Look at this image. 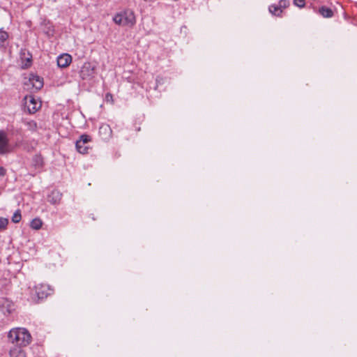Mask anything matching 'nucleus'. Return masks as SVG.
Returning <instances> with one entry per match:
<instances>
[{
    "mask_svg": "<svg viewBox=\"0 0 357 357\" xmlns=\"http://www.w3.org/2000/svg\"><path fill=\"white\" fill-rule=\"evenodd\" d=\"M31 58H32V56L31 55H29V57H27L24 59H22V68H28L29 67L31 66Z\"/></svg>",
    "mask_w": 357,
    "mask_h": 357,
    "instance_id": "21",
    "label": "nucleus"
},
{
    "mask_svg": "<svg viewBox=\"0 0 357 357\" xmlns=\"http://www.w3.org/2000/svg\"><path fill=\"white\" fill-rule=\"evenodd\" d=\"M94 73V68L91 66L90 63H85L82 68L81 70V76L83 79L86 77V76H91Z\"/></svg>",
    "mask_w": 357,
    "mask_h": 357,
    "instance_id": "12",
    "label": "nucleus"
},
{
    "mask_svg": "<svg viewBox=\"0 0 357 357\" xmlns=\"http://www.w3.org/2000/svg\"><path fill=\"white\" fill-rule=\"evenodd\" d=\"M24 125L27 130L31 132H36L37 130V123L35 121H24Z\"/></svg>",
    "mask_w": 357,
    "mask_h": 357,
    "instance_id": "16",
    "label": "nucleus"
},
{
    "mask_svg": "<svg viewBox=\"0 0 357 357\" xmlns=\"http://www.w3.org/2000/svg\"><path fill=\"white\" fill-rule=\"evenodd\" d=\"M43 222L40 218H34L31 222L30 226L32 229H39L42 227Z\"/></svg>",
    "mask_w": 357,
    "mask_h": 357,
    "instance_id": "18",
    "label": "nucleus"
},
{
    "mask_svg": "<svg viewBox=\"0 0 357 357\" xmlns=\"http://www.w3.org/2000/svg\"><path fill=\"white\" fill-rule=\"evenodd\" d=\"M22 219V215L20 210L16 211L12 216V221L14 223H18Z\"/></svg>",
    "mask_w": 357,
    "mask_h": 357,
    "instance_id": "20",
    "label": "nucleus"
},
{
    "mask_svg": "<svg viewBox=\"0 0 357 357\" xmlns=\"http://www.w3.org/2000/svg\"><path fill=\"white\" fill-rule=\"evenodd\" d=\"M8 224V219L0 217V230L5 229L7 227Z\"/></svg>",
    "mask_w": 357,
    "mask_h": 357,
    "instance_id": "22",
    "label": "nucleus"
},
{
    "mask_svg": "<svg viewBox=\"0 0 357 357\" xmlns=\"http://www.w3.org/2000/svg\"><path fill=\"white\" fill-rule=\"evenodd\" d=\"M75 146H76L77 151L79 153H80L82 154H85V153H88L89 147L87 146H86L85 144H82V143L80 142H76Z\"/></svg>",
    "mask_w": 357,
    "mask_h": 357,
    "instance_id": "17",
    "label": "nucleus"
},
{
    "mask_svg": "<svg viewBox=\"0 0 357 357\" xmlns=\"http://www.w3.org/2000/svg\"><path fill=\"white\" fill-rule=\"evenodd\" d=\"M26 99L29 100V102H26V105L27 107V109L30 114H34L36 113L38 109L40 107V104L38 103L36 99L30 96L29 97H26Z\"/></svg>",
    "mask_w": 357,
    "mask_h": 357,
    "instance_id": "5",
    "label": "nucleus"
},
{
    "mask_svg": "<svg viewBox=\"0 0 357 357\" xmlns=\"http://www.w3.org/2000/svg\"><path fill=\"white\" fill-rule=\"evenodd\" d=\"M72 61V56L68 54H62L57 58V65L60 68H66Z\"/></svg>",
    "mask_w": 357,
    "mask_h": 357,
    "instance_id": "7",
    "label": "nucleus"
},
{
    "mask_svg": "<svg viewBox=\"0 0 357 357\" xmlns=\"http://www.w3.org/2000/svg\"><path fill=\"white\" fill-rule=\"evenodd\" d=\"M106 99H107V100H109V99H112V95L110 93H107L106 95Z\"/></svg>",
    "mask_w": 357,
    "mask_h": 357,
    "instance_id": "26",
    "label": "nucleus"
},
{
    "mask_svg": "<svg viewBox=\"0 0 357 357\" xmlns=\"http://www.w3.org/2000/svg\"><path fill=\"white\" fill-rule=\"evenodd\" d=\"M112 134V130L109 125L104 123L99 128V135L101 138L104 140H108Z\"/></svg>",
    "mask_w": 357,
    "mask_h": 357,
    "instance_id": "6",
    "label": "nucleus"
},
{
    "mask_svg": "<svg viewBox=\"0 0 357 357\" xmlns=\"http://www.w3.org/2000/svg\"><path fill=\"white\" fill-rule=\"evenodd\" d=\"M53 293V289L48 284H38L34 287L32 298L38 301L46 298Z\"/></svg>",
    "mask_w": 357,
    "mask_h": 357,
    "instance_id": "3",
    "label": "nucleus"
},
{
    "mask_svg": "<svg viewBox=\"0 0 357 357\" xmlns=\"http://www.w3.org/2000/svg\"><path fill=\"white\" fill-rule=\"evenodd\" d=\"M91 141V137L88 135L84 134V135H82L79 137V139L78 140H77L76 142H80L82 143V144H86Z\"/></svg>",
    "mask_w": 357,
    "mask_h": 357,
    "instance_id": "19",
    "label": "nucleus"
},
{
    "mask_svg": "<svg viewBox=\"0 0 357 357\" xmlns=\"http://www.w3.org/2000/svg\"><path fill=\"white\" fill-rule=\"evenodd\" d=\"M294 4L299 8H303L305 4V0H294Z\"/></svg>",
    "mask_w": 357,
    "mask_h": 357,
    "instance_id": "24",
    "label": "nucleus"
},
{
    "mask_svg": "<svg viewBox=\"0 0 357 357\" xmlns=\"http://www.w3.org/2000/svg\"><path fill=\"white\" fill-rule=\"evenodd\" d=\"M0 310L5 314H10L14 310V305L11 301L6 299L0 305Z\"/></svg>",
    "mask_w": 357,
    "mask_h": 357,
    "instance_id": "11",
    "label": "nucleus"
},
{
    "mask_svg": "<svg viewBox=\"0 0 357 357\" xmlns=\"http://www.w3.org/2000/svg\"><path fill=\"white\" fill-rule=\"evenodd\" d=\"M9 341L20 347H26L31 342V335L25 328H12L8 335Z\"/></svg>",
    "mask_w": 357,
    "mask_h": 357,
    "instance_id": "1",
    "label": "nucleus"
},
{
    "mask_svg": "<svg viewBox=\"0 0 357 357\" xmlns=\"http://www.w3.org/2000/svg\"><path fill=\"white\" fill-rule=\"evenodd\" d=\"M32 165L36 168H40L43 165V158L40 155H35L31 160Z\"/></svg>",
    "mask_w": 357,
    "mask_h": 357,
    "instance_id": "14",
    "label": "nucleus"
},
{
    "mask_svg": "<svg viewBox=\"0 0 357 357\" xmlns=\"http://www.w3.org/2000/svg\"><path fill=\"white\" fill-rule=\"evenodd\" d=\"M6 174V170L3 167L0 166V176H3Z\"/></svg>",
    "mask_w": 357,
    "mask_h": 357,
    "instance_id": "25",
    "label": "nucleus"
},
{
    "mask_svg": "<svg viewBox=\"0 0 357 357\" xmlns=\"http://www.w3.org/2000/svg\"><path fill=\"white\" fill-rule=\"evenodd\" d=\"M22 347L15 346L10 350V357H26L24 351L22 349Z\"/></svg>",
    "mask_w": 357,
    "mask_h": 357,
    "instance_id": "13",
    "label": "nucleus"
},
{
    "mask_svg": "<svg viewBox=\"0 0 357 357\" xmlns=\"http://www.w3.org/2000/svg\"><path fill=\"white\" fill-rule=\"evenodd\" d=\"M288 0H280L278 4H271L268 7V11L274 16L281 17L284 9L289 6Z\"/></svg>",
    "mask_w": 357,
    "mask_h": 357,
    "instance_id": "4",
    "label": "nucleus"
},
{
    "mask_svg": "<svg viewBox=\"0 0 357 357\" xmlns=\"http://www.w3.org/2000/svg\"><path fill=\"white\" fill-rule=\"evenodd\" d=\"M62 198V194L57 190H54L47 197V201L52 204H56L60 202Z\"/></svg>",
    "mask_w": 357,
    "mask_h": 357,
    "instance_id": "9",
    "label": "nucleus"
},
{
    "mask_svg": "<svg viewBox=\"0 0 357 357\" xmlns=\"http://www.w3.org/2000/svg\"><path fill=\"white\" fill-rule=\"evenodd\" d=\"M8 139L6 133L0 130V154H4L8 151Z\"/></svg>",
    "mask_w": 357,
    "mask_h": 357,
    "instance_id": "8",
    "label": "nucleus"
},
{
    "mask_svg": "<svg viewBox=\"0 0 357 357\" xmlns=\"http://www.w3.org/2000/svg\"><path fill=\"white\" fill-rule=\"evenodd\" d=\"M8 38V33L4 31H0V43H4Z\"/></svg>",
    "mask_w": 357,
    "mask_h": 357,
    "instance_id": "23",
    "label": "nucleus"
},
{
    "mask_svg": "<svg viewBox=\"0 0 357 357\" xmlns=\"http://www.w3.org/2000/svg\"><path fill=\"white\" fill-rule=\"evenodd\" d=\"M319 13L324 17H332L333 16V11L326 7V6H321L319 10Z\"/></svg>",
    "mask_w": 357,
    "mask_h": 357,
    "instance_id": "15",
    "label": "nucleus"
},
{
    "mask_svg": "<svg viewBox=\"0 0 357 357\" xmlns=\"http://www.w3.org/2000/svg\"><path fill=\"white\" fill-rule=\"evenodd\" d=\"M114 22L122 26L132 27L135 24V16L130 10H126L116 13L113 17Z\"/></svg>",
    "mask_w": 357,
    "mask_h": 357,
    "instance_id": "2",
    "label": "nucleus"
},
{
    "mask_svg": "<svg viewBox=\"0 0 357 357\" xmlns=\"http://www.w3.org/2000/svg\"><path fill=\"white\" fill-rule=\"evenodd\" d=\"M29 81L36 90H39L43 86V79L38 75H31Z\"/></svg>",
    "mask_w": 357,
    "mask_h": 357,
    "instance_id": "10",
    "label": "nucleus"
}]
</instances>
